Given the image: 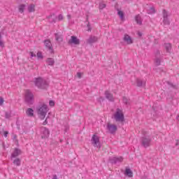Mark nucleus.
<instances>
[{"label": "nucleus", "instance_id": "obj_1", "mask_svg": "<svg viewBox=\"0 0 179 179\" xmlns=\"http://www.w3.org/2000/svg\"><path fill=\"white\" fill-rule=\"evenodd\" d=\"M34 83L38 89H47L48 87V82L41 77L35 78Z\"/></svg>", "mask_w": 179, "mask_h": 179}, {"label": "nucleus", "instance_id": "obj_2", "mask_svg": "<svg viewBox=\"0 0 179 179\" xmlns=\"http://www.w3.org/2000/svg\"><path fill=\"white\" fill-rule=\"evenodd\" d=\"M38 115H39L41 120H44L47 113H48V106L43 103L37 108Z\"/></svg>", "mask_w": 179, "mask_h": 179}, {"label": "nucleus", "instance_id": "obj_3", "mask_svg": "<svg viewBox=\"0 0 179 179\" xmlns=\"http://www.w3.org/2000/svg\"><path fill=\"white\" fill-rule=\"evenodd\" d=\"M113 117L115 121H116L117 122H124V116L122 110L117 108L116 111L113 114Z\"/></svg>", "mask_w": 179, "mask_h": 179}, {"label": "nucleus", "instance_id": "obj_4", "mask_svg": "<svg viewBox=\"0 0 179 179\" xmlns=\"http://www.w3.org/2000/svg\"><path fill=\"white\" fill-rule=\"evenodd\" d=\"M25 101L27 104L31 105L34 103V95L30 90H27L25 92Z\"/></svg>", "mask_w": 179, "mask_h": 179}, {"label": "nucleus", "instance_id": "obj_5", "mask_svg": "<svg viewBox=\"0 0 179 179\" xmlns=\"http://www.w3.org/2000/svg\"><path fill=\"white\" fill-rule=\"evenodd\" d=\"M91 143L93 145L94 148H97L100 149L101 148V145L100 144V137L99 136L94 134L91 139Z\"/></svg>", "mask_w": 179, "mask_h": 179}, {"label": "nucleus", "instance_id": "obj_6", "mask_svg": "<svg viewBox=\"0 0 179 179\" xmlns=\"http://www.w3.org/2000/svg\"><path fill=\"white\" fill-rule=\"evenodd\" d=\"M152 143V138L149 136H144L141 138V144L144 148H149Z\"/></svg>", "mask_w": 179, "mask_h": 179}, {"label": "nucleus", "instance_id": "obj_7", "mask_svg": "<svg viewBox=\"0 0 179 179\" xmlns=\"http://www.w3.org/2000/svg\"><path fill=\"white\" fill-rule=\"evenodd\" d=\"M68 43L70 44V45H72V44L74 45H79L80 44V40H79V38L75 36H71V38L68 41Z\"/></svg>", "mask_w": 179, "mask_h": 179}, {"label": "nucleus", "instance_id": "obj_8", "mask_svg": "<svg viewBox=\"0 0 179 179\" xmlns=\"http://www.w3.org/2000/svg\"><path fill=\"white\" fill-rule=\"evenodd\" d=\"M122 160H124L122 157H111L109 158V162L112 164H117V163H121L122 162Z\"/></svg>", "mask_w": 179, "mask_h": 179}, {"label": "nucleus", "instance_id": "obj_9", "mask_svg": "<svg viewBox=\"0 0 179 179\" xmlns=\"http://www.w3.org/2000/svg\"><path fill=\"white\" fill-rule=\"evenodd\" d=\"M107 129L110 134H115V132H117V125L114 124L108 123Z\"/></svg>", "mask_w": 179, "mask_h": 179}, {"label": "nucleus", "instance_id": "obj_10", "mask_svg": "<svg viewBox=\"0 0 179 179\" xmlns=\"http://www.w3.org/2000/svg\"><path fill=\"white\" fill-rule=\"evenodd\" d=\"M41 138L43 139H45L46 138H48V136H50V131L45 127H41Z\"/></svg>", "mask_w": 179, "mask_h": 179}, {"label": "nucleus", "instance_id": "obj_11", "mask_svg": "<svg viewBox=\"0 0 179 179\" xmlns=\"http://www.w3.org/2000/svg\"><path fill=\"white\" fill-rule=\"evenodd\" d=\"M45 45L50 54L54 52V49L52 48V45L51 44V41H50V40L45 41Z\"/></svg>", "mask_w": 179, "mask_h": 179}, {"label": "nucleus", "instance_id": "obj_12", "mask_svg": "<svg viewBox=\"0 0 179 179\" xmlns=\"http://www.w3.org/2000/svg\"><path fill=\"white\" fill-rule=\"evenodd\" d=\"M22 155V150L19 148H15L14 151L11 154V159H15Z\"/></svg>", "mask_w": 179, "mask_h": 179}, {"label": "nucleus", "instance_id": "obj_13", "mask_svg": "<svg viewBox=\"0 0 179 179\" xmlns=\"http://www.w3.org/2000/svg\"><path fill=\"white\" fill-rule=\"evenodd\" d=\"M97 40H99V38H97V36H90L87 40V43L88 44H94V43H97Z\"/></svg>", "mask_w": 179, "mask_h": 179}, {"label": "nucleus", "instance_id": "obj_14", "mask_svg": "<svg viewBox=\"0 0 179 179\" xmlns=\"http://www.w3.org/2000/svg\"><path fill=\"white\" fill-rule=\"evenodd\" d=\"M123 40L125 43H127V44H132V43H134L132 38H131L128 34L124 35Z\"/></svg>", "mask_w": 179, "mask_h": 179}, {"label": "nucleus", "instance_id": "obj_15", "mask_svg": "<svg viewBox=\"0 0 179 179\" xmlns=\"http://www.w3.org/2000/svg\"><path fill=\"white\" fill-rule=\"evenodd\" d=\"M106 98L109 100V101H114V96L113 94H110L109 91L105 92Z\"/></svg>", "mask_w": 179, "mask_h": 179}, {"label": "nucleus", "instance_id": "obj_16", "mask_svg": "<svg viewBox=\"0 0 179 179\" xmlns=\"http://www.w3.org/2000/svg\"><path fill=\"white\" fill-rule=\"evenodd\" d=\"M136 84L138 87H143L145 85H146L145 80H142L141 79L137 78L136 79Z\"/></svg>", "mask_w": 179, "mask_h": 179}, {"label": "nucleus", "instance_id": "obj_17", "mask_svg": "<svg viewBox=\"0 0 179 179\" xmlns=\"http://www.w3.org/2000/svg\"><path fill=\"white\" fill-rule=\"evenodd\" d=\"M46 64L49 65V66H54V64H55V61L53 58L49 57L46 59Z\"/></svg>", "mask_w": 179, "mask_h": 179}, {"label": "nucleus", "instance_id": "obj_18", "mask_svg": "<svg viewBox=\"0 0 179 179\" xmlns=\"http://www.w3.org/2000/svg\"><path fill=\"white\" fill-rule=\"evenodd\" d=\"M13 163L15 166H17V167L20 166L22 164V159L20 158H15L13 161Z\"/></svg>", "mask_w": 179, "mask_h": 179}, {"label": "nucleus", "instance_id": "obj_19", "mask_svg": "<svg viewBox=\"0 0 179 179\" xmlns=\"http://www.w3.org/2000/svg\"><path fill=\"white\" fill-rule=\"evenodd\" d=\"M27 9H28V12H29V13L35 12L36 11V6L34 4H30L29 6H28Z\"/></svg>", "mask_w": 179, "mask_h": 179}, {"label": "nucleus", "instance_id": "obj_20", "mask_svg": "<svg viewBox=\"0 0 179 179\" xmlns=\"http://www.w3.org/2000/svg\"><path fill=\"white\" fill-rule=\"evenodd\" d=\"M117 15L121 20H125V17L124 14V11L121 10H117Z\"/></svg>", "mask_w": 179, "mask_h": 179}, {"label": "nucleus", "instance_id": "obj_21", "mask_svg": "<svg viewBox=\"0 0 179 179\" xmlns=\"http://www.w3.org/2000/svg\"><path fill=\"white\" fill-rule=\"evenodd\" d=\"M125 176H128L129 178H131L134 176V173H132V171L129 169H126L124 172Z\"/></svg>", "mask_w": 179, "mask_h": 179}, {"label": "nucleus", "instance_id": "obj_22", "mask_svg": "<svg viewBox=\"0 0 179 179\" xmlns=\"http://www.w3.org/2000/svg\"><path fill=\"white\" fill-rule=\"evenodd\" d=\"M27 115H28V117H33V115H34V110L32 108H29L27 110Z\"/></svg>", "mask_w": 179, "mask_h": 179}, {"label": "nucleus", "instance_id": "obj_23", "mask_svg": "<svg viewBox=\"0 0 179 179\" xmlns=\"http://www.w3.org/2000/svg\"><path fill=\"white\" fill-rule=\"evenodd\" d=\"M26 9V4H20L18 6V10L20 13H23L24 12V10Z\"/></svg>", "mask_w": 179, "mask_h": 179}, {"label": "nucleus", "instance_id": "obj_24", "mask_svg": "<svg viewBox=\"0 0 179 179\" xmlns=\"http://www.w3.org/2000/svg\"><path fill=\"white\" fill-rule=\"evenodd\" d=\"M135 21L136 22L137 24H142V17H141V15H136Z\"/></svg>", "mask_w": 179, "mask_h": 179}, {"label": "nucleus", "instance_id": "obj_25", "mask_svg": "<svg viewBox=\"0 0 179 179\" xmlns=\"http://www.w3.org/2000/svg\"><path fill=\"white\" fill-rule=\"evenodd\" d=\"M164 48H165V50H166V52H171V44L165 43L164 44Z\"/></svg>", "mask_w": 179, "mask_h": 179}, {"label": "nucleus", "instance_id": "obj_26", "mask_svg": "<svg viewBox=\"0 0 179 179\" xmlns=\"http://www.w3.org/2000/svg\"><path fill=\"white\" fill-rule=\"evenodd\" d=\"M55 38L56 41H58V43L62 42V36L58 34H55Z\"/></svg>", "mask_w": 179, "mask_h": 179}, {"label": "nucleus", "instance_id": "obj_27", "mask_svg": "<svg viewBox=\"0 0 179 179\" xmlns=\"http://www.w3.org/2000/svg\"><path fill=\"white\" fill-rule=\"evenodd\" d=\"M163 19L169 18V13L166 10H162Z\"/></svg>", "mask_w": 179, "mask_h": 179}, {"label": "nucleus", "instance_id": "obj_28", "mask_svg": "<svg viewBox=\"0 0 179 179\" xmlns=\"http://www.w3.org/2000/svg\"><path fill=\"white\" fill-rule=\"evenodd\" d=\"M163 23L164 26H169L170 24V20L169 18H163Z\"/></svg>", "mask_w": 179, "mask_h": 179}, {"label": "nucleus", "instance_id": "obj_29", "mask_svg": "<svg viewBox=\"0 0 179 179\" xmlns=\"http://www.w3.org/2000/svg\"><path fill=\"white\" fill-rule=\"evenodd\" d=\"M148 13L149 15H152L153 13H155V8L154 7H150L148 10H147Z\"/></svg>", "mask_w": 179, "mask_h": 179}, {"label": "nucleus", "instance_id": "obj_30", "mask_svg": "<svg viewBox=\"0 0 179 179\" xmlns=\"http://www.w3.org/2000/svg\"><path fill=\"white\" fill-rule=\"evenodd\" d=\"M56 20H58V22L64 20V15L59 14L58 16L56 17Z\"/></svg>", "mask_w": 179, "mask_h": 179}, {"label": "nucleus", "instance_id": "obj_31", "mask_svg": "<svg viewBox=\"0 0 179 179\" xmlns=\"http://www.w3.org/2000/svg\"><path fill=\"white\" fill-rule=\"evenodd\" d=\"M36 57L37 58H38V59H43V58H44V57L43 56V53H41V52H38L36 54Z\"/></svg>", "mask_w": 179, "mask_h": 179}, {"label": "nucleus", "instance_id": "obj_32", "mask_svg": "<svg viewBox=\"0 0 179 179\" xmlns=\"http://www.w3.org/2000/svg\"><path fill=\"white\" fill-rule=\"evenodd\" d=\"M165 86H169V87H174V85H173V83L166 81V83H164Z\"/></svg>", "mask_w": 179, "mask_h": 179}, {"label": "nucleus", "instance_id": "obj_33", "mask_svg": "<svg viewBox=\"0 0 179 179\" xmlns=\"http://www.w3.org/2000/svg\"><path fill=\"white\" fill-rule=\"evenodd\" d=\"M122 100L124 104H129V99L128 98L124 96Z\"/></svg>", "mask_w": 179, "mask_h": 179}, {"label": "nucleus", "instance_id": "obj_34", "mask_svg": "<svg viewBox=\"0 0 179 179\" xmlns=\"http://www.w3.org/2000/svg\"><path fill=\"white\" fill-rule=\"evenodd\" d=\"M104 8H106V3L101 2L99 3V9H104Z\"/></svg>", "mask_w": 179, "mask_h": 179}, {"label": "nucleus", "instance_id": "obj_35", "mask_svg": "<svg viewBox=\"0 0 179 179\" xmlns=\"http://www.w3.org/2000/svg\"><path fill=\"white\" fill-rule=\"evenodd\" d=\"M160 62H162V60L160 59V58H156L155 59V64L157 66L160 65Z\"/></svg>", "mask_w": 179, "mask_h": 179}, {"label": "nucleus", "instance_id": "obj_36", "mask_svg": "<svg viewBox=\"0 0 179 179\" xmlns=\"http://www.w3.org/2000/svg\"><path fill=\"white\" fill-rule=\"evenodd\" d=\"M52 17H54V15H52L48 17V20H49V22H50V23H52V22H55V20L52 19Z\"/></svg>", "mask_w": 179, "mask_h": 179}, {"label": "nucleus", "instance_id": "obj_37", "mask_svg": "<svg viewBox=\"0 0 179 179\" xmlns=\"http://www.w3.org/2000/svg\"><path fill=\"white\" fill-rule=\"evenodd\" d=\"M49 105L50 106V107H54L55 106V102H54V101H50Z\"/></svg>", "mask_w": 179, "mask_h": 179}, {"label": "nucleus", "instance_id": "obj_38", "mask_svg": "<svg viewBox=\"0 0 179 179\" xmlns=\"http://www.w3.org/2000/svg\"><path fill=\"white\" fill-rule=\"evenodd\" d=\"M0 47H1V48L5 47V44L3 43V41H2L1 38H0Z\"/></svg>", "mask_w": 179, "mask_h": 179}, {"label": "nucleus", "instance_id": "obj_39", "mask_svg": "<svg viewBox=\"0 0 179 179\" xmlns=\"http://www.w3.org/2000/svg\"><path fill=\"white\" fill-rule=\"evenodd\" d=\"M83 75V73H77L76 76L78 77V79H80L82 78V76Z\"/></svg>", "mask_w": 179, "mask_h": 179}, {"label": "nucleus", "instance_id": "obj_40", "mask_svg": "<svg viewBox=\"0 0 179 179\" xmlns=\"http://www.w3.org/2000/svg\"><path fill=\"white\" fill-rule=\"evenodd\" d=\"M3 98L0 97V106H2L3 104Z\"/></svg>", "mask_w": 179, "mask_h": 179}, {"label": "nucleus", "instance_id": "obj_41", "mask_svg": "<svg viewBox=\"0 0 179 179\" xmlns=\"http://www.w3.org/2000/svg\"><path fill=\"white\" fill-rule=\"evenodd\" d=\"M30 57L31 58H33V57H36V54H34L33 52H30Z\"/></svg>", "mask_w": 179, "mask_h": 179}, {"label": "nucleus", "instance_id": "obj_42", "mask_svg": "<svg viewBox=\"0 0 179 179\" xmlns=\"http://www.w3.org/2000/svg\"><path fill=\"white\" fill-rule=\"evenodd\" d=\"M69 130V126H66L64 129L65 132H68Z\"/></svg>", "mask_w": 179, "mask_h": 179}, {"label": "nucleus", "instance_id": "obj_43", "mask_svg": "<svg viewBox=\"0 0 179 179\" xmlns=\"http://www.w3.org/2000/svg\"><path fill=\"white\" fill-rule=\"evenodd\" d=\"M48 118V117H47L45 120L43 122V125H47V124L48 123V122H47Z\"/></svg>", "mask_w": 179, "mask_h": 179}, {"label": "nucleus", "instance_id": "obj_44", "mask_svg": "<svg viewBox=\"0 0 179 179\" xmlns=\"http://www.w3.org/2000/svg\"><path fill=\"white\" fill-rule=\"evenodd\" d=\"M88 29L87 31H92V28L90 27V25H87Z\"/></svg>", "mask_w": 179, "mask_h": 179}, {"label": "nucleus", "instance_id": "obj_45", "mask_svg": "<svg viewBox=\"0 0 179 179\" xmlns=\"http://www.w3.org/2000/svg\"><path fill=\"white\" fill-rule=\"evenodd\" d=\"M10 117V115L8 113H6V118H9Z\"/></svg>", "mask_w": 179, "mask_h": 179}, {"label": "nucleus", "instance_id": "obj_46", "mask_svg": "<svg viewBox=\"0 0 179 179\" xmlns=\"http://www.w3.org/2000/svg\"><path fill=\"white\" fill-rule=\"evenodd\" d=\"M8 131H4V136L5 138H8Z\"/></svg>", "mask_w": 179, "mask_h": 179}, {"label": "nucleus", "instance_id": "obj_47", "mask_svg": "<svg viewBox=\"0 0 179 179\" xmlns=\"http://www.w3.org/2000/svg\"><path fill=\"white\" fill-rule=\"evenodd\" d=\"M67 19L69 20H71V15H67Z\"/></svg>", "mask_w": 179, "mask_h": 179}, {"label": "nucleus", "instance_id": "obj_48", "mask_svg": "<svg viewBox=\"0 0 179 179\" xmlns=\"http://www.w3.org/2000/svg\"><path fill=\"white\" fill-rule=\"evenodd\" d=\"M138 36L139 37H142V32L138 31Z\"/></svg>", "mask_w": 179, "mask_h": 179}, {"label": "nucleus", "instance_id": "obj_49", "mask_svg": "<svg viewBox=\"0 0 179 179\" xmlns=\"http://www.w3.org/2000/svg\"><path fill=\"white\" fill-rule=\"evenodd\" d=\"M13 141H14L15 142H17V139L16 138V136H14V139H13Z\"/></svg>", "mask_w": 179, "mask_h": 179}, {"label": "nucleus", "instance_id": "obj_50", "mask_svg": "<svg viewBox=\"0 0 179 179\" xmlns=\"http://www.w3.org/2000/svg\"><path fill=\"white\" fill-rule=\"evenodd\" d=\"M2 38V35H1V33H0V39Z\"/></svg>", "mask_w": 179, "mask_h": 179}]
</instances>
